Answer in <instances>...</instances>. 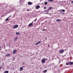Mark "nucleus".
Returning a JSON list of instances; mask_svg holds the SVG:
<instances>
[{
	"instance_id": "obj_24",
	"label": "nucleus",
	"mask_w": 73,
	"mask_h": 73,
	"mask_svg": "<svg viewBox=\"0 0 73 73\" xmlns=\"http://www.w3.org/2000/svg\"><path fill=\"white\" fill-rule=\"evenodd\" d=\"M48 11H49V10H48H48H46V13H48V12H49Z\"/></svg>"
},
{
	"instance_id": "obj_4",
	"label": "nucleus",
	"mask_w": 73,
	"mask_h": 73,
	"mask_svg": "<svg viewBox=\"0 0 73 73\" xmlns=\"http://www.w3.org/2000/svg\"><path fill=\"white\" fill-rule=\"evenodd\" d=\"M40 8V6L39 5H37L35 7L36 9H39Z\"/></svg>"
},
{
	"instance_id": "obj_8",
	"label": "nucleus",
	"mask_w": 73,
	"mask_h": 73,
	"mask_svg": "<svg viewBox=\"0 0 73 73\" xmlns=\"http://www.w3.org/2000/svg\"><path fill=\"white\" fill-rule=\"evenodd\" d=\"M32 25H33V23H31L28 25V27H31L32 26Z\"/></svg>"
},
{
	"instance_id": "obj_39",
	"label": "nucleus",
	"mask_w": 73,
	"mask_h": 73,
	"mask_svg": "<svg viewBox=\"0 0 73 73\" xmlns=\"http://www.w3.org/2000/svg\"><path fill=\"white\" fill-rule=\"evenodd\" d=\"M21 0H20V2H21Z\"/></svg>"
},
{
	"instance_id": "obj_15",
	"label": "nucleus",
	"mask_w": 73,
	"mask_h": 73,
	"mask_svg": "<svg viewBox=\"0 0 73 73\" xmlns=\"http://www.w3.org/2000/svg\"><path fill=\"white\" fill-rule=\"evenodd\" d=\"M9 73V71H5V72H3V73Z\"/></svg>"
},
{
	"instance_id": "obj_9",
	"label": "nucleus",
	"mask_w": 73,
	"mask_h": 73,
	"mask_svg": "<svg viewBox=\"0 0 73 73\" xmlns=\"http://www.w3.org/2000/svg\"><path fill=\"white\" fill-rule=\"evenodd\" d=\"M11 56V55L9 54H6L5 55V57H9Z\"/></svg>"
},
{
	"instance_id": "obj_41",
	"label": "nucleus",
	"mask_w": 73,
	"mask_h": 73,
	"mask_svg": "<svg viewBox=\"0 0 73 73\" xmlns=\"http://www.w3.org/2000/svg\"><path fill=\"white\" fill-rule=\"evenodd\" d=\"M0 48H1V46H0Z\"/></svg>"
},
{
	"instance_id": "obj_29",
	"label": "nucleus",
	"mask_w": 73,
	"mask_h": 73,
	"mask_svg": "<svg viewBox=\"0 0 73 73\" xmlns=\"http://www.w3.org/2000/svg\"><path fill=\"white\" fill-rule=\"evenodd\" d=\"M44 11L45 12H46V10H45Z\"/></svg>"
},
{
	"instance_id": "obj_12",
	"label": "nucleus",
	"mask_w": 73,
	"mask_h": 73,
	"mask_svg": "<svg viewBox=\"0 0 73 73\" xmlns=\"http://www.w3.org/2000/svg\"><path fill=\"white\" fill-rule=\"evenodd\" d=\"M16 35H20V33H19V32L16 33Z\"/></svg>"
},
{
	"instance_id": "obj_25",
	"label": "nucleus",
	"mask_w": 73,
	"mask_h": 73,
	"mask_svg": "<svg viewBox=\"0 0 73 73\" xmlns=\"http://www.w3.org/2000/svg\"><path fill=\"white\" fill-rule=\"evenodd\" d=\"M38 44H40V43H41V42L40 41H39V42H37Z\"/></svg>"
},
{
	"instance_id": "obj_36",
	"label": "nucleus",
	"mask_w": 73,
	"mask_h": 73,
	"mask_svg": "<svg viewBox=\"0 0 73 73\" xmlns=\"http://www.w3.org/2000/svg\"><path fill=\"white\" fill-rule=\"evenodd\" d=\"M49 22L50 23H51V21H49Z\"/></svg>"
},
{
	"instance_id": "obj_26",
	"label": "nucleus",
	"mask_w": 73,
	"mask_h": 73,
	"mask_svg": "<svg viewBox=\"0 0 73 73\" xmlns=\"http://www.w3.org/2000/svg\"><path fill=\"white\" fill-rule=\"evenodd\" d=\"M13 60H15V58H13Z\"/></svg>"
},
{
	"instance_id": "obj_11",
	"label": "nucleus",
	"mask_w": 73,
	"mask_h": 73,
	"mask_svg": "<svg viewBox=\"0 0 73 73\" xmlns=\"http://www.w3.org/2000/svg\"><path fill=\"white\" fill-rule=\"evenodd\" d=\"M70 63H69V62H67L66 63V65H69Z\"/></svg>"
},
{
	"instance_id": "obj_14",
	"label": "nucleus",
	"mask_w": 73,
	"mask_h": 73,
	"mask_svg": "<svg viewBox=\"0 0 73 73\" xmlns=\"http://www.w3.org/2000/svg\"><path fill=\"white\" fill-rule=\"evenodd\" d=\"M23 69V68L22 67L20 68V71H22V70Z\"/></svg>"
},
{
	"instance_id": "obj_13",
	"label": "nucleus",
	"mask_w": 73,
	"mask_h": 73,
	"mask_svg": "<svg viewBox=\"0 0 73 73\" xmlns=\"http://www.w3.org/2000/svg\"><path fill=\"white\" fill-rule=\"evenodd\" d=\"M11 20V19H8V18H7L5 20V21H8V20Z\"/></svg>"
},
{
	"instance_id": "obj_19",
	"label": "nucleus",
	"mask_w": 73,
	"mask_h": 73,
	"mask_svg": "<svg viewBox=\"0 0 73 73\" xmlns=\"http://www.w3.org/2000/svg\"><path fill=\"white\" fill-rule=\"evenodd\" d=\"M17 39H18V38L17 37H15V41H16Z\"/></svg>"
},
{
	"instance_id": "obj_22",
	"label": "nucleus",
	"mask_w": 73,
	"mask_h": 73,
	"mask_svg": "<svg viewBox=\"0 0 73 73\" xmlns=\"http://www.w3.org/2000/svg\"><path fill=\"white\" fill-rule=\"evenodd\" d=\"M47 8V7H44V9H46Z\"/></svg>"
},
{
	"instance_id": "obj_34",
	"label": "nucleus",
	"mask_w": 73,
	"mask_h": 73,
	"mask_svg": "<svg viewBox=\"0 0 73 73\" xmlns=\"http://www.w3.org/2000/svg\"><path fill=\"white\" fill-rule=\"evenodd\" d=\"M23 64H25V63H23Z\"/></svg>"
},
{
	"instance_id": "obj_21",
	"label": "nucleus",
	"mask_w": 73,
	"mask_h": 73,
	"mask_svg": "<svg viewBox=\"0 0 73 73\" xmlns=\"http://www.w3.org/2000/svg\"><path fill=\"white\" fill-rule=\"evenodd\" d=\"M62 11L63 12H65V10H64V9H62Z\"/></svg>"
},
{
	"instance_id": "obj_37",
	"label": "nucleus",
	"mask_w": 73,
	"mask_h": 73,
	"mask_svg": "<svg viewBox=\"0 0 73 73\" xmlns=\"http://www.w3.org/2000/svg\"><path fill=\"white\" fill-rule=\"evenodd\" d=\"M5 51H6V52H7V50H5Z\"/></svg>"
},
{
	"instance_id": "obj_10",
	"label": "nucleus",
	"mask_w": 73,
	"mask_h": 73,
	"mask_svg": "<svg viewBox=\"0 0 73 73\" xmlns=\"http://www.w3.org/2000/svg\"><path fill=\"white\" fill-rule=\"evenodd\" d=\"M69 62V65H73V62Z\"/></svg>"
},
{
	"instance_id": "obj_30",
	"label": "nucleus",
	"mask_w": 73,
	"mask_h": 73,
	"mask_svg": "<svg viewBox=\"0 0 73 73\" xmlns=\"http://www.w3.org/2000/svg\"><path fill=\"white\" fill-rule=\"evenodd\" d=\"M43 31H45V29H42Z\"/></svg>"
},
{
	"instance_id": "obj_17",
	"label": "nucleus",
	"mask_w": 73,
	"mask_h": 73,
	"mask_svg": "<svg viewBox=\"0 0 73 73\" xmlns=\"http://www.w3.org/2000/svg\"><path fill=\"white\" fill-rule=\"evenodd\" d=\"M44 4L45 5H47L48 4V3L46 1H44Z\"/></svg>"
},
{
	"instance_id": "obj_18",
	"label": "nucleus",
	"mask_w": 73,
	"mask_h": 73,
	"mask_svg": "<svg viewBox=\"0 0 73 73\" xmlns=\"http://www.w3.org/2000/svg\"><path fill=\"white\" fill-rule=\"evenodd\" d=\"M56 21H60L61 19H57L56 20Z\"/></svg>"
},
{
	"instance_id": "obj_33",
	"label": "nucleus",
	"mask_w": 73,
	"mask_h": 73,
	"mask_svg": "<svg viewBox=\"0 0 73 73\" xmlns=\"http://www.w3.org/2000/svg\"><path fill=\"white\" fill-rule=\"evenodd\" d=\"M50 46L49 44H48V47H49Z\"/></svg>"
},
{
	"instance_id": "obj_32",
	"label": "nucleus",
	"mask_w": 73,
	"mask_h": 73,
	"mask_svg": "<svg viewBox=\"0 0 73 73\" xmlns=\"http://www.w3.org/2000/svg\"><path fill=\"white\" fill-rule=\"evenodd\" d=\"M37 44H38L37 43H36L35 44V45H37Z\"/></svg>"
},
{
	"instance_id": "obj_27",
	"label": "nucleus",
	"mask_w": 73,
	"mask_h": 73,
	"mask_svg": "<svg viewBox=\"0 0 73 73\" xmlns=\"http://www.w3.org/2000/svg\"><path fill=\"white\" fill-rule=\"evenodd\" d=\"M11 17V16H10L9 17L7 18H8V19H9V18H10Z\"/></svg>"
},
{
	"instance_id": "obj_40",
	"label": "nucleus",
	"mask_w": 73,
	"mask_h": 73,
	"mask_svg": "<svg viewBox=\"0 0 73 73\" xmlns=\"http://www.w3.org/2000/svg\"><path fill=\"white\" fill-rule=\"evenodd\" d=\"M63 14H65V13H62Z\"/></svg>"
},
{
	"instance_id": "obj_16",
	"label": "nucleus",
	"mask_w": 73,
	"mask_h": 73,
	"mask_svg": "<svg viewBox=\"0 0 73 73\" xmlns=\"http://www.w3.org/2000/svg\"><path fill=\"white\" fill-rule=\"evenodd\" d=\"M46 72H47V70H45L43 71L44 73H46Z\"/></svg>"
},
{
	"instance_id": "obj_35",
	"label": "nucleus",
	"mask_w": 73,
	"mask_h": 73,
	"mask_svg": "<svg viewBox=\"0 0 73 73\" xmlns=\"http://www.w3.org/2000/svg\"><path fill=\"white\" fill-rule=\"evenodd\" d=\"M71 3H73V1H71Z\"/></svg>"
},
{
	"instance_id": "obj_3",
	"label": "nucleus",
	"mask_w": 73,
	"mask_h": 73,
	"mask_svg": "<svg viewBox=\"0 0 73 73\" xmlns=\"http://www.w3.org/2000/svg\"><path fill=\"white\" fill-rule=\"evenodd\" d=\"M44 59H45V58H43L41 60V62L43 64H44L45 62V60Z\"/></svg>"
},
{
	"instance_id": "obj_23",
	"label": "nucleus",
	"mask_w": 73,
	"mask_h": 73,
	"mask_svg": "<svg viewBox=\"0 0 73 73\" xmlns=\"http://www.w3.org/2000/svg\"><path fill=\"white\" fill-rule=\"evenodd\" d=\"M37 18H36L34 20V22H36V21H37Z\"/></svg>"
},
{
	"instance_id": "obj_28",
	"label": "nucleus",
	"mask_w": 73,
	"mask_h": 73,
	"mask_svg": "<svg viewBox=\"0 0 73 73\" xmlns=\"http://www.w3.org/2000/svg\"><path fill=\"white\" fill-rule=\"evenodd\" d=\"M3 68V67H0V70H1V69Z\"/></svg>"
},
{
	"instance_id": "obj_5",
	"label": "nucleus",
	"mask_w": 73,
	"mask_h": 73,
	"mask_svg": "<svg viewBox=\"0 0 73 73\" xmlns=\"http://www.w3.org/2000/svg\"><path fill=\"white\" fill-rule=\"evenodd\" d=\"M17 52V50H14L13 51V54H16V53Z\"/></svg>"
},
{
	"instance_id": "obj_20",
	"label": "nucleus",
	"mask_w": 73,
	"mask_h": 73,
	"mask_svg": "<svg viewBox=\"0 0 73 73\" xmlns=\"http://www.w3.org/2000/svg\"><path fill=\"white\" fill-rule=\"evenodd\" d=\"M48 1H50V2H52V1H53V0H48Z\"/></svg>"
},
{
	"instance_id": "obj_38",
	"label": "nucleus",
	"mask_w": 73,
	"mask_h": 73,
	"mask_svg": "<svg viewBox=\"0 0 73 73\" xmlns=\"http://www.w3.org/2000/svg\"><path fill=\"white\" fill-rule=\"evenodd\" d=\"M46 40H47V38H46Z\"/></svg>"
},
{
	"instance_id": "obj_7",
	"label": "nucleus",
	"mask_w": 73,
	"mask_h": 73,
	"mask_svg": "<svg viewBox=\"0 0 73 73\" xmlns=\"http://www.w3.org/2000/svg\"><path fill=\"white\" fill-rule=\"evenodd\" d=\"M32 4H33L31 2H29L28 3V5H32Z\"/></svg>"
},
{
	"instance_id": "obj_2",
	"label": "nucleus",
	"mask_w": 73,
	"mask_h": 73,
	"mask_svg": "<svg viewBox=\"0 0 73 73\" xmlns=\"http://www.w3.org/2000/svg\"><path fill=\"white\" fill-rule=\"evenodd\" d=\"M18 27H19V25H16L14 26L13 28V29H16V28H18Z\"/></svg>"
},
{
	"instance_id": "obj_31",
	"label": "nucleus",
	"mask_w": 73,
	"mask_h": 73,
	"mask_svg": "<svg viewBox=\"0 0 73 73\" xmlns=\"http://www.w3.org/2000/svg\"><path fill=\"white\" fill-rule=\"evenodd\" d=\"M27 11H29V9H27Z\"/></svg>"
},
{
	"instance_id": "obj_1",
	"label": "nucleus",
	"mask_w": 73,
	"mask_h": 73,
	"mask_svg": "<svg viewBox=\"0 0 73 73\" xmlns=\"http://www.w3.org/2000/svg\"><path fill=\"white\" fill-rule=\"evenodd\" d=\"M64 50H63V49H62V50H60L59 51V53H64Z\"/></svg>"
},
{
	"instance_id": "obj_6",
	"label": "nucleus",
	"mask_w": 73,
	"mask_h": 73,
	"mask_svg": "<svg viewBox=\"0 0 73 73\" xmlns=\"http://www.w3.org/2000/svg\"><path fill=\"white\" fill-rule=\"evenodd\" d=\"M53 9V8L52 7H49V8L48 9V11H50V10L51 9Z\"/></svg>"
}]
</instances>
